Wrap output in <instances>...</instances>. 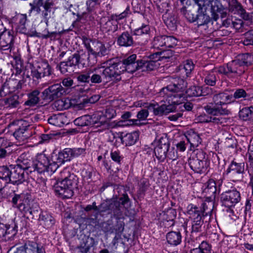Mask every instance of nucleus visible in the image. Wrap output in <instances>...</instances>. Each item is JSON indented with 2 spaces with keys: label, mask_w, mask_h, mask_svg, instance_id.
I'll return each mask as SVG.
<instances>
[{
  "label": "nucleus",
  "mask_w": 253,
  "mask_h": 253,
  "mask_svg": "<svg viewBox=\"0 0 253 253\" xmlns=\"http://www.w3.org/2000/svg\"><path fill=\"white\" fill-rule=\"evenodd\" d=\"M39 94L40 91L38 90H35L29 93L28 94V100L25 102V104L30 106L36 105L40 100Z\"/></svg>",
  "instance_id": "44"
},
{
  "label": "nucleus",
  "mask_w": 253,
  "mask_h": 253,
  "mask_svg": "<svg viewBox=\"0 0 253 253\" xmlns=\"http://www.w3.org/2000/svg\"><path fill=\"white\" fill-rule=\"evenodd\" d=\"M41 223L48 228L52 226L54 223L53 217L46 211H42L39 216Z\"/></svg>",
  "instance_id": "36"
},
{
  "label": "nucleus",
  "mask_w": 253,
  "mask_h": 253,
  "mask_svg": "<svg viewBox=\"0 0 253 253\" xmlns=\"http://www.w3.org/2000/svg\"><path fill=\"white\" fill-rule=\"evenodd\" d=\"M24 247L26 253H45L42 246L33 241L26 242Z\"/></svg>",
  "instance_id": "31"
},
{
  "label": "nucleus",
  "mask_w": 253,
  "mask_h": 253,
  "mask_svg": "<svg viewBox=\"0 0 253 253\" xmlns=\"http://www.w3.org/2000/svg\"><path fill=\"white\" fill-rule=\"evenodd\" d=\"M4 105L10 108H15L19 104V96L13 94L4 99Z\"/></svg>",
  "instance_id": "46"
},
{
  "label": "nucleus",
  "mask_w": 253,
  "mask_h": 253,
  "mask_svg": "<svg viewBox=\"0 0 253 253\" xmlns=\"http://www.w3.org/2000/svg\"><path fill=\"white\" fill-rule=\"evenodd\" d=\"M84 151L85 150L82 148H65L58 153L57 161L55 162L57 163L59 167L65 162L70 161L73 158L84 153Z\"/></svg>",
  "instance_id": "11"
},
{
  "label": "nucleus",
  "mask_w": 253,
  "mask_h": 253,
  "mask_svg": "<svg viewBox=\"0 0 253 253\" xmlns=\"http://www.w3.org/2000/svg\"><path fill=\"white\" fill-rule=\"evenodd\" d=\"M11 202L13 208L18 209L24 213H30L32 214L33 211H37V205L27 194H15Z\"/></svg>",
  "instance_id": "5"
},
{
  "label": "nucleus",
  "mask_w": 253,
  "mask_h": 253,
  "mask_svg": "<svg viewBox=\"0 0 253 253\" xmlns=\"http://www.w3.org/2000/svg\"><path fill=\"white\" fill-rule=\"evenodd\" d=\"M155 147L154 148V153L160 162H164L167 158V153L168 152L169 144L166 142H163L162 140L155 142Z\"/></svg>",
  "instance_id": "18"
},
{
  "label": "nucleus",
  "mask_w": 253,
  "mask_h": 253,
  "mask_svg": "<svg viewBox=\"0 0 253 253\" xmlns=\"http://www.w3.org/2000/svg\"><path fill=\"white\" fill-rule=\"evenodd\" d=\"M136 54H132L122 61L118 62V65L120 66L123 72L126 71L128 73H133L139 68L140 60L136 61Z\"/></svg>",
  "instance_id": "17"
},
{
  "label": "nucleus",
  "mask_w": 253,
  "mask_h": 253,
  "mask_svg": "<svg viewBox=\"0 0 253 253\" xmlns=\"http://www.w3.org/2000/svg\"><path fill=\"white\" fill-rule=\"evenodd\" d=\"M25 173L24 170L15 166L13 171H11L10 182L17 185L22 183L25 180Z\"/></svg>",
  "instance_id": "25"
},
{
  "label": "nucleus",
  "mask_w": 253,
  "mask_h": 253,
  "mask_svg": "<svg viewBox=\"0 0 253 253\" xmlns=\"http://www.w3.org/2000/svg\"><path fill=\"white\" fill-rule=\"evenodd\" d=\"M17 163V164L15 166L24 170L26 175L33 172V170H31L32 161L28 158L26 154H22L18 158Z\"/></svg>",
  "instance_id": "23"
},
{
  "label": "nucleus",
  "mask_w": 253,
  "mask_h": 253,
  "mask_svg": "<svg viewBox=\"0 0 253 253\" xmlns=\"http://www.w3.org/2000/svg\"><path fill=\"white\" fill-rule=\"evenodd\" d=\"M85 57L86 56L84 54L80 55L79 54H75L70 57H77V63L75 64L74 66H78L79 68H83L86 66L87 63V61L85 59Z\"/></svg>",
  "instance_id": "54"
},
{
  "label": "nucleus",
  "mask_w": 253,
  "mask_h": 253,
  "mask_svg": "<svg viewBox=\"0 0 253 253\" xmlns=\"http://www.w3.org/2000/svg\"><path fill=\"white\" fill-rule=\"evenodd\" d=\"M194 1L198 6L196 19L198 26L207 25L211 21V18L206 6L204 5V2L200 0H194Z\"/></svg>",
  "instance_id": "15"
},
{
  "label": "nucleus",
  "mask_w": 253,
  "mask_h": 253,
  "mask_svg": "<svg viewBox=\"0 0 253 253\" xmlns=\"http://www.w3.org/2000/svg\"><path fill=\"white\" fill-rule=\"evenodd\" d=\"M214 102L216 105L221 106L233 102L232 95L227 92H221L215 94L213 97Z\"/></svg>",
  "instance_id": "28"
},
{
  "label": "nucleus",
  "mask_w": 253,
  "mask_h": 253,
  "mask_svg": "<svg viewBox=\"0 0 253 253\" xmlns=\"http://www.w3.org/2000/svg\"><path fill=\"white\" fill-rule=\"evenodd\" d=\"M237 58L244 66L245 64L248 65L253 63V54H252L247 53L239 55Z\"/></svg>",
  "instance_id": "50"
},
{
  "label": "nucleus",
  "mask_w": 253,
  "mask_h": 253,
  "mask_svg": "<svg viewBox=\"0 0 253 253\" xmlns=\"http://www.w3.org/2000/svg\"><path fill=\"white\" fill-rule=\"evenodd\" d=\"M58 165L54 161H50L46 155L43 153L38 154L32 161L31 170L39 173L45 172L52 174L58 169Z\"/></svg>",
  "instance_id": "3"
},
{
  "label": "nucleus",
  "mask_w": 253,
  "mask_h": 253,
  "mask_svg": "<svg viewBox=\"0 0 253 253\" xmlns=\"http://www.w3.org/2000/svg\"><path fill=\"white\" fill-rule=\"evenodd\" d=\"M95 118L94 115L91 116L84 115L75 119L74 123L76 125L81 126L95 125L97 123L96 120H94Z\"/></svg>",
  "instance_id": "32"
},
{
  "label": "nucleus",
  "mask_w": 253,
  "mask_h": 253,
  "mask_svg": "<svg viewBox=\"0 0 253 253\" xmlns=\"http://www.w3.org/2000/svg\"><path fill=\"white\" fill-rule=\"evenodd\" d=\"M128 11H129V8L127 7L126 8V9L125 11H124L121 13H120L119 14H112L110 16V17L111 18V19L113 20H114L115 22H117V23H118V22L120 20H121L127 16L128 13Z\"/></svg>",
  "instance_id": "58"
},
{
  "label": "nucleus",
  "mask_w": 253,
  "mask_h": 253,
  "mask_svg": "<svg viewBox=\"0 0 253 253\" xmlns=\"http://www.w3.org/2000/svg\"><path fill=\"white\" fill-rule=\"evenodd\" d=\"M207 11L211 14V18L213 20L212 24L214 26V23L217 24L216 22L219 18V14H220L221 18H225L227 15L226 9L223 8L221 3L217 0H213L204 2Z\"/></svg>",
  "instance_id": "9"
},
{
  "label": "nucleus",
  "mask_w": 253,
  "mask_h": 253,
  "mask_svg": "<svg viewBox=\"0 0 253 253\" xmlns=\"http://www.w3.org/2000/svg\"><path fill=\"white\" fill-rule=\"evenodd\" d=\"M110 156L112 160L119 165L121 164L124 159V157L118 150L111 151Z\"/></svg>",
  "instance_id": "55"
},
{
  "label": "nucleus",
  "mask_w": 253,
  "mask_h": 253,
  "mask_svg": "<svg viewBox=\"0 0 253 253\" xmlns=\"http://www.w3.org/2000/svg\"><path fill=\"white\" fill-rule=\"evenodd\" d=\"M153 47L157 49H165V36H159L154 38L152 42Z\"/></svg>",
  "instance_id": "49"
},
{
  "label": "nucleus",
  "mask_w": 253,
  "mask_h": 253,
  "mask_svg": "<svg viewBox=\"0 0 253 253\" xmlns=\"http://www.w3.org/2000/svg\"><path fill=\"white\" fill-rule=\"evenodd\" d=\"M71 102L72 101L67 98L57 100L54 102L53 105L57 110H63L69 108L71 105Z\"/></svg>",
  "instance_id": "39"
},
{
  "label": "nucleus",
  "mask_w": 253,
  "mask_h": 253,
  "mask_svg": "<svg viewBox=\"0 0 253 253\" xmlns=\"http://www.w3.org/2000/svg\"><path fill=\"white\" fill-rule=\"evenodd\" d=\"M129 202V198L126 194H124L122 197H121L119 201H114L113 202V206L112 207V205L110 206L111 209H114V206L115 207L116 210H120V208L121 206H123L124 207H126ZM112 205V204H111Z\"/></svg>",
  "instance_id": "47"
},
{
  "label": "nucleus",
  "mask_w": 253,
  "mask_h": 253,
  "mask_svg": "<svg viewBox=\"0 0 253 253\" xmlns=\"http://www.w3.org/2000/svg\"><path fill=\"white\" fill-rule=\"evenodd\" d=\"M244 66L238 58L228 63L226 66H220L218 68L219 73L227 76L230 74H233L235 76H240L244 73Z\"/></svg>",
  "instance_id": "12"
},
{
  "label": "nucleus",
  "mask_w": 253,
  "mask_h": 253,
  "mask_svg": "<svg viewBox=\"0 0 253 253\" xmlns=\"http://www.w3.org/2000/svg\"><path fill=\"white\" fill-rule=\"evenodd\" d=\"M187 212L192 219V232H199L204 223V212L193 204L187 206Z\"/></svg>",
  "instance_id": "8"
},
{
  "label": "nucleus",
  "mask_w": 253,
  "mask_h": 253,
  "mask_svg": "<svg viewBox=\"0 0 253 253\" xmlns=\"http://www.w3.org/2000/svg\"><path fill=\"white\" fill-rule=\"evenodd\" d=\"M240 118L244 121H248L253 119V107H245L239 112Z\"/></svg>",
  "instance_id": "45"
},
{
  "label": "nucleus",
  "mask_w": 253,
  "mask_h": 253,
  "mask_svg": "<svg viewBox=\"0 0 253 253\" xmlns=\"http://www.w3.org/2000/svg\"><path fill=\"white\" fill-rule=\"evenodd\" d=\"M49 124L59 127L62 126L65 124H68L66 116L62 113L53 115L48 119Z\"/></svg>",
  "instance_id": "29"
},
{
  "label": "nucleus",
  "mask_w": 253,
  "mask_h": 253,
  "mask_svg": "<svg viewBox=\"0 0 253 253\" xmlns=\"http://www.w3.org/2000/svg\"><path fill=\"white\" fill-rule=\"evenodd\" d=\"M11 170L5 166L0 167V181L4 184L9 183L10 181Z\"/></svg>",
  "instance_id": "43"
},
{
  "label": "nucleus",
  "mask_w": 253,
  "mask_h": 253,
  "mask_svg": "<svg viewBox=\"0 0 253 253\" xmlns=\"http://www.w3.org/2000/svg\"><path fill=\"white\" fill-rule=\"evenodd\" d=\"M13 36L10 31H4L0 35V48L5 50L11 49Z\"/></svg>",
  "instance_id": "24"
},
{
  "label": "nucleus",
  "mask_w": 253,
  "mask_h": 253,
  "mask_svg": "<svg viewBox=\"0 0 253 253\" xmlns=\"http://www.w3.org/2000/svg\"><path fill=\"white\" fill-rule=\"evenodd\" d=\"M187 83L182 79H178L171 84L162 88L160 91V95L169 98L172 103L182 104L189 96H198L201 94L200 88L191 86L186 90Z\"/></svg>",
  "instance_id": "1"
},
{
  "label": "nucleus",
  "mask_w": 253,
  "mask_h": 253,
  "mask_svg": "<svg viewBox=\"0 0 253 253\" xmlns=\"http://www.w3.org/2000/svg\"><path fill=\"white\" fill-rule=\"evenodd\" d=\"M59 181L55 187V192L63 199H69L73 195V190L77 187L78 179L76 175L64 169L60 174Z\"/></svg>",
  "instance_id": "2"
},
{
  "label": "nucleus",
  "mask_w": 253,
  "mask_h": 253,
  "mask_svg": "<svg viewBox=\"0 0 253 253\" xmlns=\"http://www.w3.org/2000/svg\"><path fill=\"white\" fill-rule=\"evenodd\" d=\"M159 95L165 99L168 104H163L159 105L157 103H145L142 106L144 108H147L149 112H153L156 116L166 115L175 110V105H178V104L171 102L168 98L161 95L160 92H159Z\"/></svg>",
  "instance_id": "7"
},
{
  "label": "nucleus",
  "mask_w": 253,
  "mask_h": 253,
  "mask_svg": "<svg viewBox=\"0 0 253 253\" xmlns=\"http://www.w3.org/2000/svg\"><path fill=\"white\" fill-rule=\"evenodd\" d=\"M51 74V68L46 61L36 63L33 64L31 68V76L37 79L46 76H49Z\"/></svg>",
  "instance_id": "14"
},
{
  "label": "nucleus",
  "mask_w": 253,
  "mask_h": 253,
  "mask_svg": "<svg viewBox=\"0 0 253 253\" xmlns=\"http://www.w3.org/2000/svg\"><path fill=\"white\" fill-rule=\"evenodd\" d=\"M247 96V93L244 89L241 88L237 89L234 92L233 95H232L233 102L236 99H245Z\"/></svg>",
  "instance_id": "57"
},
{
  "label": "nucleus",
  "mask_w": 253,
  "mask_h": 253,
  "mask_svg": "<svg viewBox=\"0 0 253 253\" xmlns=\"http://www.w3.org/2000/svg\"><path fill=\"white\" fill-rule=\"evenodd\" d=\"M211 247L210 245L205 241H203L197 248L191 251V253H210Z\"/></svg>",
  "instance_id": "48"
},
{
  "label": "nucleus",
  "mask_w": 253,
  "mask_h": 253,
  "mask_svg": "<svg viewBox=\"0 0 253 253\" xmlns=\"http://www.w3.org/2000/svg\"><path fill=\"white\" fill-rule=\"evenodd\" d=\"M77 57H69L67 62H62L60 63L59 68L61 72L65 74L66 72H70V67L74 66L75 64L77 62Z\"/></svg>",
  "instance_id": "38"
},
{
  "label": "nucleus",
  "mask_w": 253,
  "mask_h": 253,
  "mask_svg": "<svg viewBox=\"0 0 253 253\" xmlns=\"http://www.w3.org/2000/svg\"><path fill=\"white\" fill-rule=\"evenodd\" d=\"M207 74L205 78V83L209 85L213 86L215 84L217 81L216 75L218 71V68H215L207 72Z\"/></svg>",
  "instance_id": "41"
},
{
  "label": "nucleus",
  "mask_w": 253,
  "mask_h": 253,
  "mask_svg": "<svg viewBox=\"0 0 253 253\" xmlns=\"http://www.w3.org/2000/svg\"><path fill=\"white\" fill-rule=\"evenodd\" d=\"M165 49L171 48L177 44V40L172 36H165Z\"/></svg>",
  "instance_id": "56"
},
{
  "label": "nucleus",
  "mask_w": 253,
  "mask_h": 253,
  "mask_svg": "<svg viewBox=\"0 0 253 253\" xmlns=\"http://www.w3.org/2000/svg\"><path fill=\"white\" fill-rule=\"evenodd\" d=\"M205 110L208 113L213 116L217 115L218 114H222V111L218 107H216L215 106L207 105L205 107Z\"/></svg>",
  "instance_id": "61"
},
{
  "label": "nucleus",
  "mask_w": 253,
  "mask_h": 253,
  "mask_svg": "<svg viewBox=\"0 0 253 253\" xmlns=\"http://www.w3.org/2000/svg\"><path fill=\"white\" fill-rule=\"evenodd\" d=\"M102 28L107 32H115L118 30V23L110 17L109 20L102 26Z\"/></svg>",
  "instance_id": "51"
},
{
  "label": "nucleus",
  "mask_w": 253,
  "mask_h": 253,
  "mask_svg": "<svg viewBox=\"0 0 253 253\" xmlns=\"http://www.w3.org/2000/svg\"><path fill=\"white\" fill-rule=\"evenodd\" d=\"M17 226L13 222L10 225L4 224L3 223H0V237L5 236L7 234L10 233H15V231L17 230Z\"/></svg>",
  "instance_id": "37"
},
{
  "label": "nucleus",
  "mask_w": 253,
  "mask_h": 253,
  "mask_svg": "<svg viewBox=\"0 0 253 253\" xmlns=\"http://www.w3.org/2000/svg\"><path fill=\"white\" fill-rule=\"evenodd\" d=\"M243 43L245 45H253V30L246 33Z\"/></svg>",
  "instance_id": "63"
},
{
  "label": "nucleus",
  "mask_w": 253,
  "mask_h": 253,
  "mask_svg": "<svg viewBox=\"0 0 253 253\" xmlns=\"http://www.w3.org/2000/svg\"><path fill=\"white\" fill-rule=\"evenodd\" d=\"M188 164L193 171L199 173L204 172L208 167L206 160H201L196 157L190 158Z\"/></svg>",
  "instance_id": "21"
},
{
  "label": "nucleus",
  "mask_w": 253,
  "mask_h": 253,
  "mask_svg": "<svg viewBox=\"0 0 253 253\" xmlns=\"http://www.w3.org/2000/svg\"><path fill=\"white\" fill-rule=\"evenodd\" d=\"M150 28L149 25L142 24L141 26L137 28L134 31V34L136 36H142L148 34L150 32Z\"/></svg>",
  "instance_id": "53"
},
{
  "label": "nucleus",
  "mask_w": 253,
  "mask_h": 253,
  "mask_svg": "<svg viewBox=\"0 0 253 253\" xmlns=\"http://www.w3.org/2000/svg\"><path fill=\"white\" fill-rule=\"evenodd\" d=\"M149 110L147 109H142L139 111L137 114V119H131L128 120L127 121L129 123L127 125H137L139 121H144L146 120L148 117Z\"/></svg>",
  "instance_id": "42"
},
{
  "label": "nucleus",
  "mask_w": 253,
  "mask_h": 253,
  "mask_svg": "<svg viewBox=\"0 0 253 253\" xmlns=\"http://www.w3.org/2000/svg\"><path fill=\"white\" fill-rule=\"evenodd\" d=\"M186 139L190 143L191 147H196L201 143V138L198 134L193 131H189L185 135Z\"/></svg>",
  "instance_id": "34"
},
{
  "label": "nucleus",
  "mask_w": 253,
  "mask_h": 253,
  "mask_svg": "<svg viewBox=\"0 0 253 253\" xmlns=\"http://www.w3.org/2000/svg\"><path fill=\"white\" fill-rule=\"evenodd\" d=\"M207 192L210 193H215L217 188L215 183V180L212 178L210 179L207 182Z\"/></svg>",
  "instance_id": "60"
},
{
  "label": "nucleus",
  "mask_w": 253,
  "mask_h": 253,
  "mask_svg": "<svg viewBox=\"0 0 253 253\" xmlns=\"http://www.w3.org/2000/svg\"><path fill=\"white\" fill-rule=\"evenodd\" d=\"M27 16L26 14H17L12 19V22L17 32L25 34L27 32L26 27Z\"/></svg>",
  "instance_id": "20"
},
{
  "label": "nucleus",
  "mask_w": 253,
  "mask_h": 253,
  "mask_svg": "<svg viewBox=\"0 0 253 253\" xmlns=\"http://www.w3.org/2000/svg\"><path fill=\"white\" fill-rule=\"evenodd\" d=\"M229 10L234 14H237L243 18L246 17V13L241 5L237 0H230L229 2Z\"/></svg>",
  "instance_id": "30"
},
{
  "label": "nucleus",
  "mask_w": 253,
  "mask_h": 253,
  "mask_svg": "<svg viewBox=\"0 0 253 253\" xmlns=\"http://www.w3.org/2000/svg\"><path fill=\"white\" fill-rule=\"evenodd\" d=\"M118 61L116 59H112L102 63L100 69L102 70L100 72L106 82L112 80L119 81L121 80L120 75L123 71L120 66L118 65Z\"/></svg>",
  "instance_id": "6"
},
{
  "label": "nucleus",
  "mask_w": 253,
  "mask_h": 253,
  "mask_svg": "<svg viewBox=\"0 0 253 253\" xmlns=\"http://www.w3.org/2000/svg\"><path fill=\"white\" fill-rule=\"evenodd\" d=\"M91 73H92V71L91 70H89L85 73H82L77 77V80L80 82L88 83L90 80V75Z\"/></svg>",
  "instance_id": "62"
},
{
  "label": "nucleus",
  "mask_w": 253,
  "mask_h": 253,
  "mask_svg": "<svg viewBox=\"0 0 253 253\" xmlns=\"http://www.w3.org/2000/svg\"><path fill=\"white\" fill-rule=\"evenodd\" d=\"M66 93L64 89L60 84H55L49 86L42 92L43 99L53 100L64 95Z\"/></svg>",
  "instance_id": "16"
},
{
  "label": "nucleus",
  "mask_w": 253,
  "mask_h": 253,
  "mask_svg": "<svg viewBox=\"0 0 253 253\" xmlns=\"http://www.w3.org/2000/svg\"><path fill=\"white\" fill-rule=\"evenodd\" d=\"M43 3H44L43 0H34L32 2L30 3L31 9L29 10V15H30L32 11L36 12L37 14H40Z\"/></svg>",
  "instance_id": "52"
},
{
  "label": "nucleus",
  "mask_w": 253,
  "mask_h": 253,
  "mask_svg": "<svg viewBox=\"0 0 253 253\" xmlns=\"http://www.w3.org/2000/svg\"><path fill=\"white\" fill-rule=\"evenodd\" d=\"M160 56L158 52L150 54L147 57H143L139 61V70L142 71H152L157 68L160 65L159 61Z\"/></svg>",
  "instance_id": "13"
},
{
  "label": "nucleus",
  "mask_w": 253,
  "mask_h": 253,
  "mask_svg": "<svg viewBox=\"0 0 253 253\" xmlns=\"http://www.w3.org/2000/svg\"><path fill=\"white\" fill-rule=\"evenodd\" d=\"M183 67L186 75L188 76L194 69V64L191 60L188 59L183 62Z\"/></svg>",
  "instance_id": "59"
},
{
  "label": "nucleus",
  "mask_w": 253,
  "mask_h": 253,
  "mask_svg": "<svg viewBox=\"0 0 253 253\" xmlns=\"http://www.w3.org/2000/svg\"><path fill=\"white\" fill-rule=\"evenodd\" d=\"M133 42V39L128 32L123 33L117 40V43L120 46H129Z\"/></svg>",
  "instance_id": "35"
},
{
  "label": "nucleus",
  "mask_w": 253,
  "mask_h": 253,
  "mask_svg": "<svg viewBox=\"0 0 253 253\" xmlns=\"http://www.w3.org/2000/svg\"><path fill=\"white\" fill-rule=\"evenodd\" d=\"M84 43L88 54L87 60L90 64H94L97 57L105 56L107 53L105 44L100 42L86 39Z\"/></svg>",
  "instance_id": "4"
},
{
  "label": "nucleus",
  "mask_w": 253,
  "mask_h": 253,
  "mask_svg": "<svg viewBox=\"0 0 253 253\" xmlns=\"http://www.w3.org/2000/svg\"><path fill=\"white\" fill-rule=\"evenodd\" d=\"M41 7L43 8V10L41 9L40 12L42 17L43 18L44 22L47 25L49 19L54 16L56 9L54 3L53 1H46L44 3H43Z\"/></svg>",
  "instance_id": "19"
},
{
  "label": "nucleus",
  "mask_w": 253,
  "mask_h": 253,
  "mask_svg": "<svg viewBox=\"0 0 253 253\" xmlns=\"http://www.w3.org/2000/svg\"><path fill=\"white\" fill-rule=\"evenodd\" d=\"M183 14L185 17L190 22H193L196 21V15H195L190 10L184 9L182 10Z\"/></svg>",
  "instance_id": "64"
},
{
  "label": "nucleus",
  "mask_w": 253,
  "mask_h": 253,
  "mask_svg": "<svg viewBox=\"0 0 253 253\" xmlns=\"http://www.w3.org/2000/svg\"><path fill=\"white\" fill-rule=\"evenodd\" d=\"M20 88H21V84L20 81H10L2 87L0 90V94L1 96H5L9 92L15 91Z\"/></svg>",
  "instance_id": "27"
},
{
  "label": "nucleus",
  "mask_w": 253,
  "mask_h": 253,
  "mask_svg": "<svg viewBox=\"0 0 253 253\" xmlns=\"http://www.w3.org/2000/svg\"><path fill=\"white\" fill-rule=\"evenodd\" d=\"M245 165L244 163H237L232 161L226 170V173L230 174L232 177H236L244 171Z\"/></svg>",
  "instance_id": "26"
},
{
  "label": "nucleus",
  "mask_w": 253,
  "mask_h": 253,
  "mask_svg": "<svg viewBox=\"0 0 253 253\" xmlns=\"http://www.w3.org/2000/svg\"><path fill=\"white\" fill-rule=\"evenodd\" d=\"M13 136L19 141L26 140L29 136L27 130V126H23L17 129L13 133Z\"/></svg>",
  "instance_id": "40"
},
{
  "label": "nucleus",
  "mask_w": 253,
  "mask_h": 253,
  "mask_svg": "<svg viewBox=\"0 0 253 253\" xmlns=\"http://www.w3.org/2000/svg\"><path fill=\"white\" fill-rule=\"evenodd\" d=\"M168 243L172 246H177L181 242L182 237L180 232L171 231L167 233Z\"/></svg>",
  "instance_id": "33"
},
{
  "label": "nucleus",
  "mask_w": 253,
  "mask_h": 253,
  "mask_svg": "<svg viewBox=\"0 0 253 253\" xmlns=\"http://www.w3.org/2000/svg\"><path fill=\"white\" fill-rule=\"evenodd\" d=\"M116 141L126 145H132L135 144L138 138V133L137 132H132L121 136H115Z\"/></svg>",
  "instance_id": "22"
},
{
  "label": "nucleus",
  "mask_w": 253,
  "mask_h": 253,
  "mask_svg": "<svg viewBox=\"0 0 253 253\" xmlns=\"http://www.w3.org/2000/svg\"><path fill=\"white\" fill-rule=\"evenodd\" d=\"M241 200L240 192L236 189L228 190L220 195L221 206L231 210Z\"/></svg>",
  "instance_id": "10"
}]
</instances>
